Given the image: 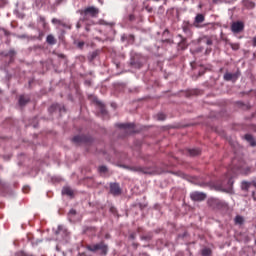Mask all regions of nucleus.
<instances>
[{
    "label": "nucleus",
    "mask_w": 256,
    "mask_h": 256,
    "mask_svg": "<svg viewBox=\"0 0 256 256\" xmlns=\"http://www.w3.org/2000/svg\"><path fill=\"white\" fill-rule=\"evenodd\" d=\"M57 107H58L57 104H56V105H52V106H51V109H57Z\"/></svg>",
    "instance_id": "8fccbe9b"
},
{
    "label": "nucleus",
    "mask_w": 256,
    "mask_h": 256,
    "mask_svg": "<svg viewBox=\"0 0 256 256\" xmlns=\"http://www.w3.org/2000/svg\"><path fill=\"white\" fill-rule=\"evenodd\" d=\"M221 1H223V0H212V2H213L215 5H217V3H221Z\"/></svg>",
    "instance_id": "c03bdc74"
},
{
    "label": "nucleus",
    "mask_w": 256,
    "mask_h": 256,
    "mask_svg": "<svg viewBox=\"0 0 256 256\" xmlns=\"http://www.w3.org/2000/svg\"><path fill=\"white\" fill-rule=\"evenodd\" d=\"M85 46V42H79L78 43V47L80 48V49H82V47H84Z\"/></svg>",
    "instance_id": "4c0bfd02"
},
{
    "label": "nucleus",
    "mask_w": 256,
    "mask_h": 256,
    "mask_svg": "<svg viewBox=\"0 0 256 256\" xmlns=\"http://www.w3.org/2000/svg\"><path fill=\"white\" fill-rule=\"evenodd\" d=\"M165 119H167V116H165V114L159 113V114L157 115V120H158V121H165Z\"/></svg>",
    "instance_id": "bb28decb"
},
{
    "label": "nucleus",
    "mask_w": 256,
    "mask_h": 256,
    "mask_svg": "<svg viewBox=\"0 0 256 256\" xmlns=\"http://www.w3.org/2000/svg\"><path fill=\"white\" fill-rule=\"evenodd\" d=\"M204 43L208 46L213 45V40H211V38H206V40L204 41Z\"/></svg>",
    "instance_id": "c756f323"
},
{
    "label": "nucleus",
    "mask_w": 256,
    "mask_h": 256,
    "mask_svg": "<svg viewBox=\"0 0 256 256\" xmlns=\"http://www.w3.org/2000/svg\"><path fill=\"white\" fill-rule=\"evenodd\" d=\"M52 23H53V25H60L61 20H59V19H57V18H53V19H52Z\"/></svg>",
    "instance_id": "7c9ffc66"
},
{
    "label": "nucleus",
    "mask_w": 256,
    "mask_h": 256,
    "mask_svg": "<svg viewBox=\"0 0 256 256\" xmlns=\"http://www.w3.org/2000/svg\"><path fill=\"white\" fill-rule=\"evenodd\" d=\"M97 55H99V52H97V51L92 52L91 55H90L91 61H93L94 59H96V58H97Z\"/></svg>",
    "instance_id": "c85d7f7f"
},
{
    "label": "nucleus",
    "mask_w": 256,
    "mask_h": 256,
    "mask_svg": "<svg viewBox=\"0 0 256 256\" xmlns=\"http://www.w3.org/2000/svg\"><path fill=\"white\" fill-rule=\"evenodd\" d=\"M208 203L210 207H213L214 209H219V207H223V202L221 200L216 199V198H211L208 200Z\"/></svg>",
    "instance_id": "9b49d317"
},
{
    "label": "nucleus",
    "mask_w": 256,
    "mask_h": 256,
    "mask_svg": "<svg viewBox=\"0 0 256 256\" xmlns=\"http://www.w3.org/2000/svg\"><path fill=\"white\" fill-rule=\"evenodd\" d=\"M129 21H135V15L130 14L129 15Z\"/></svg>",
    "instance_id": "e433bc0d"
},
{
    "label": "nucleus",
    "mask_w": 256,
    "mask_h": 256,
    "mask_svg": "<svg viewBox=\"0 0 256 256\" xmlns=\"http://www.w3.org/2000/svg\"><path fill=\"white\" fill-rule=\"evenodd\" d=\"M252 46L256 47V36L252 39Z\"/></svg>",
    "instance_id": "58836bf2"
},
{
    "label": "nucleus",
    "mask_w": 256,
    "mask_h": 256,
    "mask_svg": "<svg viewBox=\"0 0 256 256\" xmlns=\"http://www.w3.org/2000/svg\"><path fill=\"white\" fill-rule=\"evenodd\" d=\"M237 79H239V72H236V73L226 72L224 74V81H237Z\"/></svg>",
    "instance_id": "9d476101"
},
{
    "label": "nucleus",
    "mask_w": 256,
    "mask_h": 256,
    "mask_svg": "<svg viewBox=\"0 0 256 256\" xmlns=\"http://www.w3.org/2000/svg\"><path fill=\"white\" fill-rule=\"evenodd\" d=\"M243 5L244 7H246L247 9H253L255 7V3L249 1V0H244L243 1Z\"/></svg>",
    "instance_id": "6ab92c4d"
},
{
    "label": "nucleus",
    "mask_w": 256,
    "mask_h": 256,
    "mask_svg": "<svg viewBox=\"0 0 256 256\" xmlns=\"http://www.w3.org/2000/svg\"><path fill=\"white\" fill-rule=\"evenodd\" d=\"M110 193L115 197L121 195V186H119V183H110Z\"/></svg>",
    "instance_id": "6e6552de"
},
{
    "label": "nucleus",
    "mask_w": 256,
    "mask_h": 256,
    "mask_svg": "<svg viewBox=\"0 0 256 256\" xmlns=\"http://www.w3.org/2000/svg\"><path fill=\"white\" fill-rule=\"evenodd\" d=\"M244 139H246V140L248 141V143H250V145H251L252 147H255L256 142H255V138H253V135H251V134H246V135L244 136Z\"/></svg>",
    "instance_id": "dca6fc26"
},
{
    "label": "nucleus",
    "mask_w": 256,
    "mask_h": 256,
    "mask_svg": "<svg viewBox=\"0 0 256 256\" xmlns=\"http://www.w3.org/2000/svg\"><path fill=\"white\" fill-rule=\"evenodd\" d=\"M145 9H146V11H148V13H153V7L147 5V6H145Z\"/></svg>",
    "instance_id": "2f4dec72"
},
{
    "label": "nucleus",
    "mask_w": 256,
    "mask_h": 256,
    "mask_svg": "<svg viewBox=\"0 0 256 256\" xmlns=\"http://www.w3.org/2000/svg\"><path fill=\"white\" fill-rule=\"evenodd\" d=\"M131 171H135L137 173H143L144 175H153V171L149 168H143L140 166H133L130 168Z\"/></svg>",
    "instance_id": "0eeeda50"
},
{
    "label": "nucleus",
    "mask_w": 256,
    "mask_h": 256,
    "mask_svg": "<svg viewBox=\"0 0 256 256\" xmlns=\"http://www.w3.org/2000/svg\"><path fill=\"white\" fill-rule=\"evenodd\" d=\"M117 127H119V129H124L126 133H135V124L133 123H121L117 124Z\"/></svg>",
    "instance_id": "423d86ee"
},
{
    "label": "nucleus",
    "mask_w": 256,
    "mask_h": 256,
    "mask_svg": "<svg viewBox=\"0 0 256 256\" xmlns=\"http://www.w3.org/2000/svg\"><path fill=\"white\" fill-rule=\"evenodd\" d=\"M17 256H33V254L31 253H27L24 250H20L19 252H17L16 254Z\"/></svg>",
    "instance_id": "a878e982"
},
{
    "label": "nucleus",
    "mask_w": 256,
    "mask_h": 256,
    "mask_svg": "<svg viewBox=\"0 0 256 256\" xmlns=\"http://www.w3.org/2000/svg\"><path fill=\"white\" fill-rule=\"evenodd\" d=\"M29 101V98L25 97V96H20L19 98V105L21 107L25 106V104Z\"/></svg>",
    "instance_id": "aec40b11"
},
{
    "label": "nucleus",
    "mask_w": 256,
    "mask_h": 256,
    "mask_svg": "<svg viewBox=\"0 0 256 256\" xmlns=\"http://www.w3.org/2000/svg\"><path fill=\"white\" fill-rule=\"evenodd\" d=\"M88 251H91L92 253H97V251H100V255H107L109 253V246L105 243V241H101L94 245H88L86 247Z\"/></svg>",
    "instance_id": "f03ea898"
},
{
    "label": "nucleus",
    "mask_w": 256,
    "mask_h": 256,
    "mask_svg": "<svg viewBox=\"0 0 256 256\" xmlns=\"http://www.w3.org/2000/svg\"><path fill=\"white\" fill-rule=\"evenodd\" d=\"M58 231H61V226L58 227Z\"/></svg>",
    "instance_id": "864d4df0"
},
{
    "label": "nucleus",
    "mask_w": 256,
    "mask_h": 256,
    "mask_svg": "<svg viewBox=\"0 0 256 256\" xmlns=\"http://www.w3.org/2000/svg\"><path fill=\"white\" fill-rule=\"evenodd\" d=\"M86 31H89V28H86Z\"/></svg>",
    "instance_id": "5fc2aeb1"
},
{
    "label": "nucleus",
    "mask_w": 256,
    "mask_h": 256,
    "mask_svg": "<svg viewBox=\"0 0 256 256\" xmlns=\"http://www.w3.org/2000/svg\"><path fill=\"white\" fill-rule=\"evenodd\" d=\"M69 215H77V211L75 209H71L69 211Z\"/></svg>",
    "instance_id": "72a5a7b5"
},
{
    "label": "nucleus",
    "mask_w": 256,
    "mask_h": 256,
    "mask_svg": "<svg viewBox=\"0 0 256 256\" xmlns=\"http://www.w3.org/2000/svg\"><path fill=\"white\" fill-rule=\"evenodd\" d=\"M132 245H133V247H135V249H137V247H139V244H137V243H133Z\"/></svg>",
    "instance_id": "09e8293b"
},
{
    "label": "nucleus",
    "mask_w": 256,
    "mask_h": 256,
    "mask_svg": "<svg viewBox=\"0 0 256 256\" xmlns=\"http://www.w3.org/2000/svg\"><path fill=\"white\" fill-rule=\"evenodd\" d=\"M211 48H206V51H205V55H209V53H211Z\"/></svg>",
    "instance_id": "a19ab883"
},
{
    "label": "nucleus",
    "mask_w": 256,
    "mask_h": 256,
    "mask_svg": "<svg viewBox=\"0 0 256 256\" xmlns=\"http://www.w3.org/2000/svg\"><path fill=\"white\" fill-rule=\"evenodd\" d=\"M136 238H137V233L131 232V233L129 234V239H130L131 241H135Z\"/></svg>",
    "instance_id": "cd10ccee"
},
{
    "label": "nucleus",
    "mask_w": 256,
    "mask_h": 256,
    "mask_svg": "<svg viewBox=\"0 0 256 256\" xmlns=\"http://www.w3.org/2000/svg\"><path fill=\"white\" fill-rule=\"evenodd\" d=\"M229 45H230V47H231V49L233 50V51H239V49H240V45H239V43H229Z\"/></svg>",
    "instance_id": "412c9836"
},
{
    "label": "nucleus",
    "mask_w": 256,
    "mask_h": 256,
    "mask_svg": "<svg viewBox=\"0 0 256 256\" xmlns=\"http://www.w3.org/2000/svg\"><path fill=\"white\" fill-rule=\"evenodd\" d=\"M107 171H109V169L107 168V166H100V167H98V172H99L100 174H105V173H107Z\"/></svg>",
    "instance_id": "b1692460"
},
{
    "label": "nucleus",
    "mask_w": 256,
    "mask_h": 256,
    "mask_svg": "<svg viewBox=\"0 0 256 256\" xmlns=\"http://www.w3.org/2000/svg\"><path fill=\"white\" fill-rule=\"evenodd\" d=\"M39 20L41 21V23H44V25H45V17L40 16V17H39Z\"/></svg>",
    "instance_id": "ea45409f"
},
{
    "label": "nucleus",
    "mask_w": 256,
    "mask_h": 256,
    "mask_svg": "<svg viewBox=\"0 0 256 256\" xmlns=\"http://www.w3.org/2000/svg\"><path fill=\"white\" fill-rule=\"evenodd\" d=\"M80 15L83 17V21H88L89 17H92V19H95L99 17V8L95 6H89L83 10L79 11Z\"/></svg>",
    "instance_id": "f257e3e1"
},
{
    "label": "nucleus",
    "mask_w": 256,
    "mask_h": 256,
    "mask_svg": "<svg viewBox=\"0 0 256 256\" xmlns=\"http://www.w3.org/2000/svg\"><path fill=\"white\" fill-rule=\"evenodd\" d=\"M62 195H67L68 197H73V195H74L73 189H71L70 187H64L62 189Z\"/></svg>",
    "instance_id": "2eb2a0df"
},
{
    "label": "nucleus",
    "mask_w": 256,
    "mask_h": 256,
    "mask_svg": "<svg viewBox=\"0 0 256 256\" xmlns=\"http://www.w3.org/2000/svg\"><path fill=\"white\" fill-rule=\"evenodd\" d=\"M101 113L102 115H106L107 114V110H105V107H101Z\"/></svg>",
    "instance_id": "c9c22d12"
},
{
    "label": "nucleus",
    "mask_w": 256,
    "mask_h": 256,
    "mask_svg": "<svg viewBox=\"0 0 256 256\" xmlns=\"http://www.w3.org/2000/svg\"><path fill=\"white\" fill-rule=\"evenodd\" d=\"M244 29H245V23L241 21L233 22L231 25L232 33H241V31H244Z\"/></svg>",
    "instance_id": "20e7f679"
},
{
    "label": "nucleus",
    "mask_w": 256,
    "mask_h": 256,
    "mask_svg": "<svg viewBox=\"0 0 256 256\" xmlns=\"http://www.w3.org/2000/svg\"><path fill=\"white\" fill-rule=\"evenodd\" d=\"M31 188H29V186H24L23 187V192L27 193L28 191H30Z\"/></svg>",
    "instance_id": "f704fd0d"
},
{
    "label": "nucleus",
    "mask_w": 256,
    "mask_h": 256,
    "mask_svg": "<svg viewBox=\"0 0 256 256\" xmlns=\"http://www.w3.org/2000/svg\"><path fill=\"white\" fill-rule=\"evenodd\" d=\"M46 43H48V45H55L57 43V40L55 39V36H53V34H49L46 38Z\"/></svg>",
    "instance_id": "f3484780"
},
{
    "label": "nucleus",
    "mask_w": 256,
    "mask_h": 256,
    "mask_svg": "<svg viewBox=\"0 0 256 256\" xmlns=\"http://www.w3.org/2000/svg\"><path fill=\"white\" fill-rule=\"evenodd\" d=\"M256 191H252V198L254 199V201H256Z\"/></svg>",
    "instance_id": "37998d69"
},
{
    "label": "nucleus",
    "mask_w": 256,
    "mask_h": 256,
    "mask_svg": "<svg viewBox=\"0 0 256 256\" xmlns=\"http://www.w3.org/2000/svg\"><path fill=\"white\" fill-rule=\"evenodd\" d=\"M76 27H77V29H80V28H81V24L78 23V24L76 25Z\"/></svg>",
    "instance_id": "603ef678"
},
{
    "label": "nucleus",
    "mask_w": 256,
    "mask_h": 256,
    "mask_svg": "<svg viewBox=\"0 0 256 256\" xmlns=\"http://www.w3.org/2000/svg\"><path fill=\"white\" fill-rule=\"evenodd\" d=\"M179 37H181V41L178 43V49L185 51V49H187V47H188L187 39L183 38V36H181V35H179Z\"/></svg>",
    "instance_id": "f8f14e48"
},
{
    "label": "nucleus",
    "mask_w": 256,
    "mask_h": 256,
    "mask_svg": "<svg viewBox=\"0 0 256 256\" xmlns=\"http://www.w3.org/2000/svg\"><path fill=\"white\" fill-rule=\"evenodd\" d=\"M247 173H251V168L246 169V175H247Z\"/></svg>",
    "instance_id": "3c124183"
},
{
    "label": "nucleus",
    "mask_w": 256,
    "mask_h": 256,
    "mask_svg": "<svg viewBox=\"0 0 256 256\" xmlns=\"http://www.w3.org/2000/svg\"><path fill=\"white\" fill-rule=\"evenodd\" d=\"M100 25H107V23H106L105 20H101V21H100Z\"/></svg>",
    "instance_id": "a18cd8bd"
},
{
    "label": "nucleus",
    "mask_w": 256,
    "mask_h": 256,
    "mask_svg": "<svg viewBox=\"0 0 256 256\" xmlns=\"http://www.w3.org/2000/svg\"><path fill=\"white\" fill-rule=\"evenodd\" d=\"M72 142L76 145L89 144L93 142V138L89 135H76L72 138Z\"/></svg>",
    "instance_id": "7ed1b4c3"
},
{
    "label": "nucleus",
    "mask_w": 256,
    "mask_h": 256,
    "mask_svg": "<svg viewBox=\"0 0 256 256\" xmlns=\"http://www.w3.org/2000/svg\"><path fill=\"white\" fill-rule=\"evenodd\" d=\"M190 199H192V201H205L207 199V194L203 192H192L190 194Z\"/></svg>",
    "instance_id": "39448f33"
},
{
    "label": "nucleus",
    "mask_w": 256,
    "mask_h": 256,
    "mask_svg": "<svg viewBox=\"0 0 256 256\" xmlns=\"http://www.w3.org/2000/svg\"><path fill=\"white\" fill-rule=\"evenodd\" d=\"M84 233H90V235H95L97 233V228L93 226L86 227Z\"/></svg>",
    "instance_id": "a211bd4d"
},
{
    "label": "nucleus",
    "mask_w": 256,
    "mask_h": 256,
    "mask_svg": "<svg viewBox=\"0 0 256 256\" xmlns=\"http://www.w3.org/2000/svg\"><path fill=\"white\" fill-rule=\"evenodd\" d=\"M243 221H244L243 216H236L235 217L236 225H243Z\"/></svg>",
    "instance_id": "4be33fe9"
},
{
    "label": "nucleus",
    "mask_w": 256,
    "mask_h": 256,
    "mask_svg": "<svg viewBox=\"0 0 256 256\" xmlns=\"http://www.w3.org/2000/svg\"><path fill=\"white\" fill-rule=\"evenodd\" d=\"M109 237V235H106V239Z\"/></svg>",
    "instance_id": "6e6d98bb"
},
{
    "label": "nucleus",
    "mask_w": 256,
    "mask_h": 256,
    "mask_svg": "<svg viewBox=\"0 0 256 256\" xmlns=\"http://www.w3.org/2000/svg\"><path fill=\"white\" fill-rule=\"evenodd\" d=\"M204 22H205V15L197 14L193 22V27H196L197 29H199V27H201V23H204Z\"/></svg>",
    "instance_id": "1a4fd4ad"
},
{
    "label": "nucleus",
    "mask_w": 256,
    "mask_h": 256,
    "mask_svg": "<svg viewBox=\"0 0 256 256\" xmlns=\"http://www.w3.org/2000/svg\"><path fill=\"white\" fill-rule=\"evenodd\" d=\"M151 239L150 236H141L142 241H149Z\"/></svg>",
    "instance_id": "473e14b6"
},
{
    "label": "nucleus",
    "mask_w": 256,
    "mask_h": 256,
    "mask_svg": "<svg viewBox=\"0 0 256 256\" xmlns=\"http://www.w3.org/2000/svg\"><path fill=\"white\" fill-rule=\"evenodd\" d=\"M184 33H189V35H191V28H190V25L189 23L185 24L183 27H182Z\"/></svg>",
    "instance_id": "5701e85b"
},
{
    "label": "nucleus",
    "mask_w": 256,
    "mask_h": 256,
    "mask_svg": "<svg viewBox=\"0 0 256 256\" xmlns=\"http://www.w3.org/2000/svg\"><path fill=\"white\" fill-rule=\"evenodd\" d=\"M201 255L202 256H210L211 255V249H209V248L202 249Z\"/></svg>",
    "instance_id": "393cba45"
},
{
    "label": "nucleus",
    "mask_w": 256,
    "mask_h": 256,
    "mask_svg": "<svg viewBox=\"0 0 256 256\" xmlns=\"http://www.w3.org/2000/svg\"><path fill=\"white\" fill-rule=\"evenodd\" d=\"M129 38L132 39V41H135V36L129 35Z\"/></svg>",
    "instance_id": "de8ad7c7"
},
{
    "label": "nucleus",
    "mask_w": 256,
    "mask_h": 256,
    "mask_svg": "<svg viewBox=\"0 0 256 256\" xmlns=\"http://www.w3.org/2000/svg\"><path fill=\"white\" fill-rule=\"evenodd\" d=\"M190 157H197V155H201V150L199 148H193L188 150Z\"/></svg>",
    "instance_id": "4468645a"
},
{
    "label": "nucleus",
    "mask_w": 256,
    "mask_h": 256,
    "mask_svg": "<svg viewBox=\"0 0 256 256\" xmlns=\"http://www.w3.org/2000/svg\"><path fill=\"white\" fill-rule=\"evenodd\" d=\"M225 183L228 187H233V176L231 174H226V180L222 182V187H225Z\"/></svg>",
    "instance_id": "ddd939ff"
},
{
    "label": "nucleus",
    "mask_w": 256,
    "mask_h": 256,
    "mask_svg": "<svg viewBox=\"0 0 256 256\" xmlns=\"http://www.w3.org/2000/svg\"><path fill=\"white\" fill-rule=\"evenodd\" d=\"M60 25H61L62 27H67V24H66L65 22H63V21H61Z\"/></svg>",
    "instance_id": "49530a36"
},
{
    "label": "nucleus",
    "mask_w": 256,
    "mask_h": 256,
    "mask_svg": "<svg viewBox=\"0 0 256 256\" xmlns=\"http://www.w3.org/2000/svg\"><path fill=\"white\" fill-rule=\"evenodd\" d=\"M57 57H59L60 59H65V54H57Z\"/></svg>",
    "instance_id": "79ce46f5"
}]
</instances>
